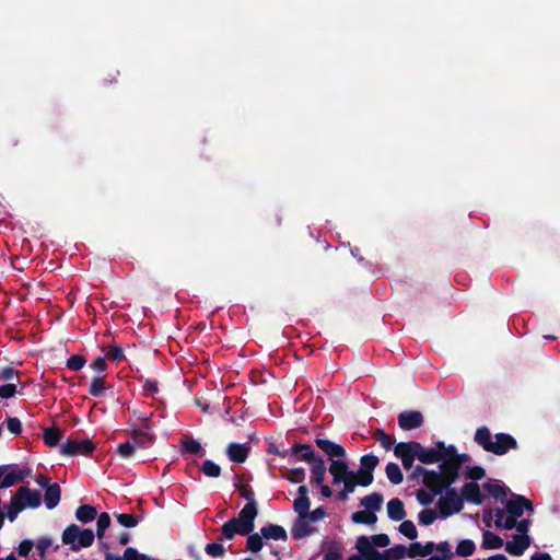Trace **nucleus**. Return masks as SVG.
Listing matches in <instances>:
<instances>
[{
  "mask_svg": "<svg viewBox=\"0 0 560 560\" xmlns=\"http://www.w3.org/2000/svg\"><path fill=\"white\" fill-rule=\"evenodd\" d=\"M311 465V474H312V481L316 485H322V481L325 480L326 476V465L322 457L318 459H314Z\"/></svg>",
  "mask_w": 560,
  "mask_h": 560,
  "instance_id": "obj_22",
  "label": "nucleus"
},
{
  "mask_svg": "<svg viewBox=\"0 0 560 560\" xmlns=\"http://www.w3.org/2000/svg\"><path fill=\"white\" fill-rule=\"evenodd\" d=\"M15 375L13 368H4L0 370V380L9 381Z\"/></svg>",
  "mask_w": 560,
  "mask_h": 560,
  "instance_id": "obj_62",
  "label": "nucleus"
},
{
  "mask_svg": "<svg viewBox=\"0 0 560 560\" xmlns=\"http://www.w3.org/2000/svg\"><path fill=\"white\" fill-rule=\"evenodd\" d=\"M378 464V458L372 454H368L362 456L361 458V465L362 470L364 471H372Z\"/></svg>",
  "mask_w": 560,
  "mask_h": 560,
  "instance_id": "obj_45",
  "label": "nucleus"
},
{
  "mask_svg": "<svg viewBox=\"0 0 560 560\" xmlns=\"http://www.w3.org/2000/svg\"><path fill=\"white\" fill-rule=\"evenodd\" d=\"M136 450V445L129 442L119 444L117 447V452L121 457L128 458L131 457Z\"/></svg>",
  "mask_w": 560,
  "mask_h": 560,
  "instance_id": "obj_51",
  "label": "nucleus"
},
{
  "mask_svg": "<svg viewBox=\"0 0 560 560\" xmlns=\"http://www.w3.org/2000/svg\"><path fill=\"white\" fill-rule=\"evenodd\" d=\"M105 390L104 380L101 376H95L92 378L89 393L94 396H101Z\"/></svg>",
  "mask_w": 560,
  "mask_h": 560,
  "instance_id": "obj_39",
  "label": "nucleus"
},
{
  "mask_svg": "<svg viewBox=\"0 0 560 560\" xmlns=\"http://www.w3.org/2000/svg\"><path fill=\"white\" fill-rule=\"evenodd\" d=\"M352 521L357 524L373 525L374 523H376L377 517L375 513L365 509V511L353 513Z\"/></svg>",
  "mask_w": 560,
  "mask_h": 560,
  "instance_id": "obj_32",
  "label": "nucleus"
},
{
  "mask_svg": "<svg viewBox=\"0 0 560 560\" xmlns=\"http://www.w3.org/2000/svg\"><path fill=\"white\" fill-rule=\"evenodd\" d=\"M417 455L423 464L439 463L438 472L429 471L420 466H417L415 470L417 475L423 477L425 486L432 487L435 491L441 486L453 483L462 466L469 460L467 454H459L454 445L446 446L443 442H436L430 448H425L419 443Z\"/></svg>",
  "mask_w": 560,
  "mask_h": 560,
  "instance_id": "obj_1",
  "label": "nucleus"
},
{
  "mask_svg": "<svg viewBox=\"0 0 560 560\" xmlns=\"http://www.w3.org/2000/svg\"><path fill=\"white\" fill-rule=\"evenodd\" d=\"M116 520L121 526L127 528H132L138 525V520L132 514H117Z\"/></svg>",
  "mask_w": 560,
  "mask_h": 560,
  "instance_id": "obj_44",
  "label": "nucleus"
},
{
  "mask_svg": "<svg viewBox=\"0 0 560 560\" xmlns=\"http://www.w3.org/2000/svg\"><path fill=\"white\" fill-rule=\"evenodd\" d=\"M51 546V541L48 538H42L38 540L36 547L39 550L42 557H44L47 549Z\"/></svg>",
  "mask_w": 560,
  "mask_h": 560,
  "instance_id": "obj_61",
  "label": "nucleus"
},
{
  "mask_svg": "<svg viewBox=\"0 0 560 560\" xmlns=\"http://www.w3.org/2000/svg\"><path fill=\"white\" fill-rule=\"evenodd\" d=\"M40 499L38 491L21 487L14 495V504L19 503L23 509L37 508L40 505Z\"/></svg>",
  "mask_w": 560,
  "mask_h": 560,
  "instance_id": "obj_11",
  "label": "nucleus"
},
{
  "mask_svg": "<svg viewBox=\"0 0 560 560\" xmlns=\"http://www.w3.org/2000/svg\"><path fill=\"white\" fill-rule=\"evenodd\" d=\"M240 491H241L242 497L247 500V503L245 504V506L243 509H247L248 506L252 505V508L255 512V516H257L258 512H257V504L255 501L254 492L245 486H241Z\"/></svg>",
  "mask_w": 560,
  "mask_h": 560,
  "instance_id": "obj_40",
  "label": "nucleus"
},
{
  "mask_svg": "<svg viewBox=\"0 0 560 560\" xmlns=\"http://www.w3.org/2000/svg\"><path fill=\"white\" fill-rule=\"evenodd\" d=\"M226 454L233 463H244L248 455L246 444L231 443L226 448Z\"/></svg>",
  "mask_w": 560,
  "mask_h": 560,
  "instance_id": "obj_19",
  "label": "nucleus"
},
{
  "mask_svg": "<svg viewBox=\"0 0 560 560\" xmlns=\"http://www.w3.org/2000/svg\"><path fill=\"white\" fill-rule=\"evenodd\" d=\"M476 550V544L471 539H462L457 542L455 553L458 557L471 556Z\"/></svg>",
  "mask_w": 560,
  "mask_h": 560,
  "instance_id": "obj_31",
  "label": "nucleus"
},
{
  "mask_svg": "<svg viewBox=\"0 0 560 560\" xmlns=\"http://www.w3.org/2000/svg\"><path fill=\"white\" fill-rule=\"evenodd\" d=\"M205 551L210 557L217 558V557H222L225 553V548L220 542H211L206 546Z\"/></svg>",
  "mask_w": 560,
  "mask_h": 560,
  "instance_id": "obj_46",
  "label": "nucleus"
},
{
  "mask_svg": "<svg viewBox=\"0 0 560 560\" xmlns=\"http://www.w3.org/2000/svg\"><path fill=\"white\" fill-rule=\"evenodd\" d=\"M185 452L198 454L201 451V444L195 439H187L182 442Z\"/></svg>",
  "mask_w": 560,
  "mask_h": 560,
  "instance_id": "obj_47",
  "label": "nucleus"
},
{
  "mask_svg": "<svg viewBox=\"0 0 560 560\" xmlns=\"http://www.w3.org/2000/svg\"><path fill=\"white\" fill-rule=\"evenodd\" d=\"M529 521L522 520L514 527L516 533L508 540L504 546L505 550L515 557L522 556L532 544V538L528 535Z\"/></svg>",
  "mask_w": 560,
  "mask_h": 560,
  "instance_id": "obj_7",
  "label": "nucleus"
},
{
  "mask_svg": "<svg viewBox=\"0 0 560 560\" xmlns=\"http://www.w3.org/2000/svg\"><path fill=\"white\" fill-rule=\"evenodd\" d=\"M255 512L250 506L242 509L237 517H234L221 527L222 539L232 540L236 535H247L253 532L255 525Z\"/></svg>",
  "mask_w": 560,
  "mask_h": 560,
  "instance_id": "obj_4",
  "label": "nucleus"
},
{
  "mask_svg": "<svg viewBox=\"0 0 560 560\" xmlns=\"http://www.w3.org/2000/svg\"><path fill=\"white\" fill-rule=\"evenodd\" d=\"M201 470L206 476L212 478L219 477L221 474L220 466L210 459L203 462Z\"/></svg>",
  "mask_w": 560,
  "mask_h": 560,
  "instance_id": "obj_38",
  "label": "nucleus"
},
{
  "mask_svg": "<svg viewBox=\"0 0 560 560\" xmlns=\"http://www.w3.org/2000/svg\"><path fill=\"white\" fill-rule=\"evenodd\" d=\"M7 429L10 433L19 435L22 432V423L19 418L10 417L7 419Z\"/></svg>",
  "mask_w": 560,
  "mask_h": 560,
  "instance_id": "obj_50",
  "label": "nucleus"
},
{
  "mask_svg": "<svg viewBox=\"0 0 560 560\" xmlns=\"http://www.w3.org/2000/svg\"><path fill=\"white\" fill-rule=\"evenodd\" d=\"M503 546H504L503 539L501 537H499L497 534H494L490 530L483 532L482 542H481V547L483 549H487V550L500 549Z\"/></svg>",
  "mask_w": 560,
  "mask_h": 560,
  "instance_id": "obj_24",
  "label": "nucleus"
},
{
  "mask_svg": "<svg viewBox=\"0 0 560 560\" xmlns=\"http://www.w3.org/2000/svg\"><path fill=\"white\" fill-rule=\"evenodd\" d=\"M260 534L264 538L272 540H285L288 537L285 529L280 525L265 526L260 529Z\"/></svg>",
  "mask_w": 560,
  "mask_h": 560,
  "instance_id": "obj_23",
  "label": "nucleus"
},
{
  "mask_svg": "<svg viewBox=\"0 0 560 560\" xmlns=\"http://www.w3.org/2000/svg\"><path fill=\"white\" fill-rule=\"evenodd\" d=\"M313 528L308 524L307 516H299L298 521L293 524L292 535L294 538H303L310 535Z\"/></svg>",
  "mask_w": 560,
  "mask_h": 560,
  "instance_id": "obj_25",
  "label": "nucleus"
},
{
  "mask_svg": "<svg viewBox=\"0 0 560 560\" xmlns=\"http://www.w3.org/2000/svg\"><path fill=\"white\" fill-rule=\"evenodd\" d=\"M299 497L294 500L293 508L299 516H308L310 499L307 497V488L300 486L298 489Z\"/></svg>",
  "mask_w": 560,
  "mask_h": 560,
  "instance_id": "obj_16",
  "label": "nucleus"
},
{
  "mask_svg": "<svg viewBox=\"0 0 560 560\" xmlns=\"http://www.w3.org/2000/svg\"><path fill=\"white\" fill-rule=\"evenodd\" d=\"M375 439L385 450H390L394 445V439L382 430L375 432Z\"/></svg>",
  "mask_w": 560,
  "mask_h": 560,
  "instance_id": "obj_43",
  "label": "nucleus"
},
{
  "mask_svg": "<svg viewBox=\"0 0 560 560\" xmlns=\"http://www.w3.org/2000/svg\"><path fill=\"white\" fill-rule=\"evenodd\" d=\"M341 483H343V486H345V490L341 493V498L346 499L349 493L353 492V490L357 486L355 474L350 476L349 478H346V480L341 481Z\"/></svg>",
  "mask_w": 560,
  "mask_h": 560,
  "instance_id": "obj_52",
  "label": "nucleus"
},
{
  "mask_svg": "<svg viewBox=\"0 0 560 560\" xmlns=\"http://www.w3.org/2000/svg\"><path fill=\"white\" fill-rule=\"evenodd\" d=\"M22 510H24V509H23V508H21V505H20L19 503H18V504H14V497H13V498H12V500H11V505H10V508H9V510H8V513H7V517H8L11 522H13V521L16 518L18 514H19Z\"/></svg>",
  "mask_w": 560,
  "mask_h": 560,
  "instance_id": "obj_57",
  "label": "nucleus"
},
{
  "mask_svg": "<svg viewBox=\"0 0 560 560\" xmlns=\"http://www.w3.org/2000/svg\"><path fill=\"white\" fill-rule=\"evenodd\" d=\"M34 547V544L32 540L30 539H25L23 540L19 547H18V553L21 556V557H26L31 550L33 549Z\"/></svg>",
  "mask_w": 560,
  "mask_h": 560,
  "instance_id": "obj_56",
  "label": "nucleus"
},
{
  "mask_svg": "<svg viewBox=\"0 0 560 560\" xmlns=\"http://www.w3.org/2000/svg\"><path fill=\"white\" fill-rule=\"evenodd\" d=\"M110 525V517L107 513H102L98 517H97V522H96V527H97V537L101 539L103 538L104 534H105V530L109 527Z\"/></svg>",
  "mask_w": 560,
  "mask_h": 560,
  "instance_id": "obj_41",
  "label": "nucleus"
},
{
  "mask_svg": "<svg viewBox=\"0 0 560 560\" xmlns=\"http://www.w3.org/2000/svg\"><path fill=\"white\" fill-rule=\"evenodd\" d=\"M440 517V512L431 509H424L418 514V521L421 525L429 526Z\"/></svg>",
  "mask_w": 560,
  "mask_h": 560,
  "instance_id": "obj_35",
  "label": "nucleus"
},
{
  "mask_svg": "<svg viewBox=\"0 0 560 560\" xmlns=\"http://www.w3.org/2000/svg\"><path fill=\"white\" fill-rule=\"evenodd\" d=\"M383 503V497L380 493H372L366 497H364L361 500V504L369 511L375 513L376 511L381 510Z\"/></svg>",
  "mask_w": 560,
  "mask_h": 560,
  "instance_id": "obj_28",
  "label": "nucleus"
},
{
  "mask_svg": "<svg viewBox=\"0 0 560 560\" xmlns=\"http://www.w3.org/2000/svg\"><path fill=\"white\" fill-rule=\"evenodd\" d=\"M93 451L94 445L88 439L68 440L61 445V453L68 456L89 455Z\"/></svg>",
  "mask_w": 560,
  "mask_h": 560,
  "instance_id": "obj_10",
  "label": "nucleus"
},
{
  "mask_svg": "<svg viewBox=\"0 0 560 560\" xmlns=\"http://www.w3.org/2000/svg\"><path fill=\"white\" fill-rule=\"evenodd\" d=\"M325 515H326L325 510L323 508H317L314 511H312L311 513L308 512L307 520L312 521V522H317V521L323 520L325 517Z\"/></svg>",
  "mask_w": 560,
  "mask_h": 560,
  "instance_id": "obj_58",
  "label": "nucleus"
},
{
  "mask_svg": "<svg viewBox=\"0 0 560 560\" xmlns=\"http://www.w3.org/2000/svg\"><path fill=\"white\" fill-rule=\"evenodd\" d=\"M427 487L431 490V492H428L425 490H418L417 491V500L422 505L430 504L433 501L434 495L440 493L445 486H441L439 488V490H436V492H435V490L432 487H430V486H427Z\"/></svg>",
  "mask_w": 560,
  "mask_h": 560,
  "instance_id": "obj_36",
  "label": "nucleus"
},
{
  "mask_svg": "<svg viewBox=\"0 0 560 560\" xmlns=\"http://www.w3.org/2000/svg\"><path fill=\"white\" fill-rule=\"evenodd\" d=\"M438 509L440 518H446L463 509V498L454 490H446L439 498Z\"/></svg>",
  "mask_w": 560,
  "mask_h": 560,
  "instance_id": "obj_8",
  "label": "nucleus"
},
{
  "mask_svg": "<svg viewBox=\"0 0 560 560\" xmlns=\"http://www.w3.org/2000/svg\"><path fill=\"white\" fill-rule=\"evenodd\" d=\"M386 476L388 480L394 485L402 482L404 476L399 466L395 463H389L386 466Z\"/></svg>",
  "mask_w": 560,
  "mask_h": 560,
  "instance_id": "obj_34",
  "label": "nucleus"
},
{
  "mask_svg": "<svg viewBox=\"0 0 560 560\" xmlns=\"http://www.w3.org/2000/svg\"><path fill=\"white\" fill-rule=\"evenodd\" d=\"M483 491H485V494L487 493V494L493 497L494 499H500V500L505 499L508 495L506 487L502 482L497 481V480L486 482L483 485Z\"/></svg>",
  "mask_w": 560,
  "mask_h": 560,
  "instance_id": "obj_20",
  "label": "nucleus"
},
{
  "mask_svg": "<svg viewBox=\"0 0 560 560\" xmlns=\"http://www.w3.org/2000/svg\"><path fill=\"white\" fill-rule=\"evenodd\" d=\"M328 470L332 476L334 485H339L341 483V481H345L346 478H349L350 476L354 475L353 471L349 470L346 457L332 459V462H330Z\"/></svg>",
  "mask_w": 560,
  "mask_h": 560,
  "instance_id": "obj_12",
  "label": "nucleus"
},
{
  "mask_svg": "<svg viewBox=\"0 0 560 560\" xmlns=\"http://www.w3.org/2000/svg\"><path fill=\"white\" fill-rule=\"evenodd\" d=\"M398 530L401 535L406 536L408 539H416L418 536V532L416 525L411 521H404L399 525Z\"/></svg>",
  "mask_w": 560,
  "mask_h": 560,
  "instance_id": "obj_37",
  "label": "nucleus"
},
{
  "mask_svg": "<svg viewBox=\"0 0 560 560\" xmlns=\"http://www.w3.org/2000/svg\"><path fill=\"white\" fill-rule=\"evenodd\" d=\"M530 560H552V559L548 552H539V553L532 555Z\"/></svg>",
  "mask_w": 560,
  "mask_h": 560,
  "instance_id": "obj_64",
  "label": "nucleus"
},
{
  "mask_svg": "<svg viewBox=\"0 0 560 560\" xmlns=\"http://www.w3.org/2000/svg\"><path fill=\"white\" fill-rule=\"evenodd\" d=\"M143 388L150 394H155L158 392V384L154 381H145Z\"/></svg>",
  "mask_w": 560,
  "mask_h": 560,
  "instance_id": "obj_63",
  "label": "nucleus"
},
{
  "mask_svg": "<svg viewBox=\"0 0 560 560\" xmlns=\"http://www.w3.org/2000/svg\"><path fill=\"white\" fill-rule=\"evenodd\" d=\"M466 474L469 479L471 480H478L481 479L485 476V470L481 467H466Z\"/></svg>",
  "mask_w": 560,
  "mask_h": 560,
  "instance_id": "obj_55",
  "label": "nucleus"
},
{
  "mask_svg": "<svg viewBox=\"0 0 560 560\" xmlns=\"http://www.w3.org/2000/svg\"><path fill=\"white\" fill-rule=\"evenodd\" d=\"M316 445L328 455L330 462L336 458L346 457V451L340 444L326 439H316Z\"/></svg>",
  "mask_w": 560,
  "mask_h": 560,
  "instance_id": "obj_14",
  "label": "nucleus"
},
{
  "mask_svg": "<svg viewBox=\"0 0 560 560\" xmlns=\"http://www.w3.org/2000/svg\"><path fill=\"white\" fill-rule=\"evenodd\" d=\"M341 557L339 550L336 547H330L324 555V560H339Z\"/></svg>",
  "mask_w": 560,
  "mask_h": 560,
  "instance_id": "obj_60",
  "label": "nucleus"
},
{
  "mask_svg": "<svg viewBox=\"0 0 560 560\" xmlns=\"http://www.w3.org/2000/svg\"><path fill=\"white\" fill-rule=\"evenodd\" d=\"M423 422V417L419 411H404L398 416L399 427L404 430L419 428Z\"/></svg>",
  "mask_w": 560,
  "mask_h": 560,
  "instance_id": "obj_13",
  "label": "nucleus"
},
{
  "mask_svg": "<svg viewBox=\"0 0 560 560\" xmlns=\"http://www.w3.org/2000/svg\"><path fill=\"white\" fill-rule=\"evenodd\" d=\"M387 516L394 522H400L406 517L405 505L400 499H392L386 505Z\"/></svg>",
  "mask_w": 560,
  "mask_h": 560,
  "instance_id": "obj_17",
  "label": "nucleus"
},
{
  "mask_svg": "<svg viewBox=\"0 0 560 560\" xmlns=\"http://www.w3.org/2000/svg\"><path fill=\"white\" fill-rule=\"evenodd\" d=\"M97 515L96 509L92 505L85 504L78 508L75 517L79 522L90 523Z\"/></svg>",
  "mask_w": 560,
  "mask_h": 560,
  "instance_id": "obj_29",
  "label": "nucleus"
},
{
  "mask_svg": "<svg viewBox=\"0 0 560 560\" xmlns=\"http://www.w3.org/2000/svg\"><path fill=\"white\" fill-rule=\"evenodd\" d=\"M20 476L16 470L10 466H0V488H9L16 483Z\"/></svg>",
  "mask_w": 560,
  "mask_h": 560,
  "instance_id": "obj_21",
  "label": "nucleus"
},
{
  "mask_svg": "<svg viewBox=\"0 0 560 560\" xmlns=\"http://www.w3.org/2000/svg\"><path fill=\"white\" fill-rule=\"evenodd\" d=\"M61 436V431L55 427L46 428L43 432L44 442L50 447L57 446Z\"/></svg>",
  "mask_w": 560,
  "mask_h": 560,
  "instance_id": "obj_30",
  "label": "nucleus"
},
{
  "mask_svg": "<svg viewBox=\"0 0 560 560\" xmlns=\"http://www.w3.org/2000/svg\"><path fill=\"white\" fill-rule=\"evenodd\" d=\"M91 368L97 373L104 372L106 370L105 359L103 357H97L91 364Z\"/></svg>",
  "mask_w": 560,
  "mask_h": 560,
  "instance_id": "obj_59",
  "label": "nucleus"
},
{
  "mask_svg": "<svg viewBox=\"0 0 560 560\" xmlns=\"http://www.w3.org/2000/svg\"><path fill=\"white\" fill-rule=\"evenodd\" d=\"M61 539L71 550L78 551L93 544L94 533L92 529L71 524L63 530Z\"/></svg>",
  "mask_w": 560,
  "mask_h": 560,
  "instance_id": "obj_6",
  "label": "nucleus"
},
{
  "mask_svg": "<svg viewBox=\"0 0 560 560\" xmlns=\"http://www.w3.org/2000/svg\"><path fill=\"white\" fill-rule=\"evenodd\" d=\"M525 510L533 511L530 502L521 495H514L506 500L504 509L486 510L482 520L487 527H490L493 522L497 528L513 529Z\"/></svg>",
  "mask_w": 560,
  "mask_h": 560,
  "instance_id": "obj_2",
  "label": "nucleus"
},
{
  "mask_svg": "<svg viewBox=\"0 0 560 560\" xmlns=\"http://www.w3.org/2000/svg\"><path fill=\"white\" fill-rule=\"evenodd\" d=\"M384 560H399L408 558V546L396 545L384 550Z\"/></svg>",
  "mask_w": 560,
  "mask_h": 560,
  "instance_id": "obj_27",
  "label": "nucleus"
},
{
  "mask_svg": "<svg viewBox=\"0 0 560 560\" xmlns=\"http://www.w3.org/2000/svg\"><path fill=\"white\" fill-rule=\"evenodd\" d=\"M16 393V386L13 383H9L0 386V397L3 399L11 398Z\"/></svg>",
  "mask_w": 560,
  "mask_h": 560,
  "instance_id": "obj_53",
  "label": "nucleus"
},
{
  "mask_svg": "<svg viewBox=\"0 0 560 560\" xmlns=\"http://www.w3.org/2000/svg\"><path fill=\"white\" fill-rule=\"evenodd\" d=\"M475 442L486 452L504 455L517 447L516 440L508 433L492 434L487 427H480L475 432Z\"/></svg>",
  "mask_w": 560,
  "mask_h": 560,
  "instance_id": "obj_3",
  "label": "nucleus"
},
{
  "mask_svg": "<svg viewBox=\"0 0 560 560\" xmlns=\"http://www.w3.org/2000/svg\"><path fill=\"white\" fill-rule=\"evenodd\" d=\"M292 451L295 454H300V459L305 460L308 464L313 463L314 459L319 458V456H317L308 445H295Z\"/></svg>",
  "mask_w": 560,
  "mask_h": 560,
  "instance_id": "obj_33",
  "label": "nucleus"
},
{
  "mask_svg": "<svg viewBox=\"0 0 560 560\" xmlns=\"http://www.w3.org/2000/svg\"><path fill=\"white\" fill-rule=\"evenodd\" d=\"M434 551V542H412L408 545V558L428 557Z\"/></svg>",
  "mask_w": 560,
  "mask_h": 560,
  "instance_id": "obj_18",
  "label": "nucleus"
},
{
  "mask_svg": "<svg viewBox=\"0 0 560 560\" xmlns=\"http://www.w3.org/2000/svg\"><path fill=\"white\" fill-rule=\"evenodd\" d=\"M85 362L82 355L75 354L67 360V366L73 371H79L84 366Z\"/></svg>",
  "mask_w": 560,
  "mask_h": 560,
  "instance_id": "obj_49",
  "label": "nucleus"
},
{
  "mask_svg": "<svg viewBox=\"0 0 560 560\" xmlns=\"http://www.w3.org/2000/svg\"><path fill=\"white\" fill-rule=\"evenodd\" d=\"M419 448L418 442L398 443L394 447V453L401 459L402 466L406 469H410L413 466V462L417 458V450Z\"/></svg>",
  "mask_w": 560,
  "mask_h": 560,
  "instance_id": "obj_9",
  "label": "nucleus"
},
{
  "mask_svg": "<svg viewBox=\"0 0 560 560\" xmlns=\"http://www.w3.org/2000/svg\"><path fill=\"white\" fill-rule=\"evenodd\" d=\"M60 487L57 483H51L45 492L46 508L52 510L60 501Z\"/></svg>",
  "mask_w": 560,
  "mask_h": 560,
  "instance_id": "obj_26",
  "label": "nucleus"
},
{
  "mask_svg": "<svg viewBox=\"0 0 560 560\" xmlns=\"http://www.w3.org/2000/svg\"><path fill=\"white\" fill-rule=\"evenodd\" d=\"M262 536L261 534H253L250 535L248 538H247V548L252 551V552H258L259 550H261L262 546H264V541H262Z\"/></svg>",
  "mask_w": 560,
  "mask_h": 560,
  "instance_id": "obj_42",
  "label": "nucleus"
},
{
  "mask_svg": "<svg viewBox=\"0 0 560 560\" xmlns=\"http://www.w3.org/2000/svg\"><path fill=\"white\" fill-rule=\"evenodd\" d=\"M124 560H154L153 558L138 552L135 548H127L124 552Z\"/></svg>",
  "mask_w": 560,
  "mask_h": 560,
  "instance_id": "obj_48",
  "label": "nucleus"
},
{
  "mask_svg": "<svg viewBox=\"0 0 560 560\" xmlns=\"http://www.w3.org/2000/svg\"><path fill=\"white\" fill-rule=\"evenodd\" d=\"M460 497L472 503L480 504L485 500L486 494L483 488L481 489L478 483L470 481L463 487Z\"/></svg>",
  "mask_w": 560,
  "mask_h": 560,
  "instance_id": "obj_15",
  "label": "nucleus"
},
{
  "mask_svg": "<svg viewBox=\"0 0 560 560\" xmlns=\"http://www.w3.org/2000/svg\"><path fill=\"white\" fill-rule=\"evenodd\" d=\"M388 545L389 537L386 534L360 536L355 541V548L366 560H384V550L378 551V548H384Z\"/></svg>",
  "mask_w": 560,
  "mask_h": 560,
  "instance_id": "obj_5",
  "label": "nucleus"
},
{
  "mask_svg": "<svg viewBox=\"0 0 560 560\" xmlns=\"http://www.w3.org/2000/svg\"><path fill=\"white\" fill-rule=\"evenodd\" d=\"M372 481H373V475L370 471L362 470V471H360V474L358 476L355 475L357 485L366 487V486L371 485Z\"/></svg>",
  "mask_w": 560,
  "mask_h": 560,
  "instance_id": "obj_54",
  "label": "nucleus"
}]
</instances>
